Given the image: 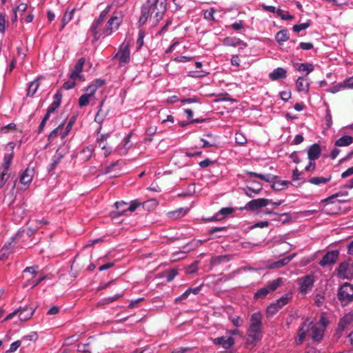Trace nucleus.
Masks as SVG:
<instances>
[{
    "mask_svg": "<svg viewBox=\"0 0 353 353\" xmlns=\"http://www.w3.org/2000/svg\"><path fill=\"white\" fill-rule=\"evenodd\" d=\"M327 323V320L324 316H321L316 323L309 320L305 321L298 330L296 338L298 343H303L307 337L311 338L314 343H320L323 338Z\"/></svg>",
    "mask_w": 353,
    "mask_h": 353,
    "instance_id": "obj_1",
    "label": "nucleus"
},
{
    "mask_svg": "<svg viewBox=\"0 0 353 353\" xmlns=\"http://www.w3.org/2000/svg\"><path fill=\"white\" fill-rule=\"evenodd\" d=\"M262 314L259 312L252 314L250 317L246 340V345L249 348L254 347L262 339Z\"/></svg>",
    "mask_w": 353,
    "mask_h": 353,
    "instance_id": "obj_2",
    "label": "nucleus"
},
{
    "mask_svg": "<svg viewBox=\"0 0 353 353\" xmlns=\"http://www.w3.org/2000/svg\"><path fill=\"white\" fill-rule=\"evenodd\" d=\"M147 4L150 8V22L156 25L163 18L166 7L163 1L159 0H148Z\"/></svg>",
    "mask_w": 353,
    "mask_h": 353,
    "instance_id": "obj_3",
    "label": "nucleus"
},
{
    "mask_svg": "<svg viewBox=\"0 0 353 353\" xmlns=\"http://www.w3.org/2000/svg\"><path fill=\"white\" fill-rule=\"evenodd\" d=\"M123 21V16L121 13H114L106 22L103 28V37L110 36L117 31Z\"/></svg>",
    "mask_w": 353,
    "mask_h": 353,
    "instance_id": "obj_4",
    "label": "nucleus"
},
{
    "mask_svg": "<svg viewBox=\"0 0 353 353\" xmlns=\"http://www.w3.org/2000/svg\"><path fill=\"white\" fill-rule=\"evenodd\" d=\"M283 283V279L279 277L267 283L265 288L259 289L254 295L255 299H263L268 294L275 291Z\"/></svg>",
    "mask_w": 353,
    "mask_h": 353,
    "instance_id": "obj_5",
    "label": "nucleus"
},
{
    "mask_svg": "<svg viewBox=\"0 0 353 353\" xmlns=\"http://www.w3.org/2000/svg\"><path fill=\"white\" fill-rule=\"evenodd\" d=\"M337 296L343 305L353 301V285L345 283L340 287Z\"/></svg>",
    "mask_w": 353,
    "mask_h": 353,
    "instance_id": "obj_6",
    "label": "nucleus"
},
{
    "mask_svg": "<svg viewBox=\"0 0 353 353\" xmlns=\"http://www.w3.org/2000/svg\"><path fill=\"white\" fill-rule=\"evenodd\" d=\"M245 181L246 185L243 191L248 197H254L262 191L263 185L260 182L250 179H245Z\"/></svg>",
    "mask_w": 353,
    "mask_h": 353,
    "instance_id": "obj_7",
    "label": "nucleus"
},
{
    "mask_svg": "<svg viewBox=\"0 0 353 353\" xmlns=\"http://www.w3.org/2000/svg\"><path fill=\"white\" fill-rule=\"evenodd\" d=\"M314 281V276L312 274L299 278L297 282L299 285L300 292L303 294H306L308 292L311 291Z\"/></svg>",
    "mask_w": 353,
    "mask_h": 353,
    "instance_id": "obj_8",
    "label": "nucleus"
},
{
    "mask_svg": "<svg viewBox=\"0 0 353 353\" xmlns=\"http://www.w3.org/2000/svg\"><path fill=\"white\" fill-rule=\"evenodd\" d=\"M114 58L118 59L119 66H124L130 60V50L128 45L123 43L119 47Z\"/></svg>",
    "mask_w": 353,
    "mask_h": 353,
    "instance_id": "obj_9",
    "label": "nucleus"
},
{
    "mask_svg": "<svg viewBox=\"0 0 353 353\" xmlns=\"http://www.w3.org/2000/svg\"><path fill=\"white\" fill-rule=\"evenodd\" d=\"M270 203H272V200L268 199H253L248 202L245 205L241 208V210L255 211L259 208L267 206Z\"/></svg>",
    "mask_w": 353,
    "mask_h": 353,
    "instance_id": "obj_10",
    "label": "nucleus"
},
{
    "mask_svg": "<svg viewBox=\"0 0 353 353\" xmlns=\"http://www.w3.org/2000/svg\"><path fill=\"white\" fill-rule=\"evenodd\" d=\"M103 23V21L95 19L90 28L89 32L92 34L95 41L105 37H103V28H102Z\"/></svg>",
    "mask_w": 353,
    "mask_h": 353,
    "instance_id": "obj_11",
    "label": "nucleus"
},
{
    "mask_svg": "<svg viewBox=\"0 0 353 353\" xmlns=\"http://www.w3.org/2000/svg\"><path fill=\"white\" fill-rule=\"evenodd\" d=\"M97 86L94 84L90 85L85 89V93L79 99V105L81 107L88 105L90 99L93 97L97 91Z\"/></svg>",
    "mask_w": 353,
    "mask_h": 353,
    "instance_id": "obj_12",
    "label": "nucleus"
},
{
    "mask_svg": "<svg viewBox=\"0 0 353 353\" xmlns=\"http://www.w3.org/2000/svg\"><path fill=\"white\" fill-rule=\"evenodd\" d=\"M34 175V170L33 168H27L19 176V182L21 185L25 186L26 189L32 182Z\"/></svg>",
    "mask_w": 353,
    "mask_h": 353,
    "instance_id": "obj_13",
    "label": "nucleus"
},
{
    "mask_svg": "<svg viewBox=\"0 0 353 353\" xmlns=\"http://www.w3.org/2000/svg\"><path fill=\"white\" fill-rule=\"evenodd\" d=\"M212 343L219 346H221L225 350H229L235 343V340L232 336H221L212 339Z\"/></svg>",
    "mask_w": 353,
    "mask_h": 353,
    "instance_id": "obj_14",
    "label": "nucleus"
},
{
    "mask_svg": "<svg viewBox=\"0 0 353 353\" xmlns=\"http://www.w3.org/2000/svg\"><path fill=\"white\" fill-rule=\"evenodd\" d=\"M14 143L13 142H10L8 143V145H6V150L8 151H10L9 153H6L5 155H4V157H3V164H2V169H4L5 170H9V167L12 163V159H13V156H14Z\"/></svg>",
    "mask_w": 353,
    "mask_h": 353,
    "instance_id": "obj_15",
    "label": "nucleus"
},
{
    "mask_svg": "<svg viewBox=\"0 0 353 353\" xmlns=\"http://www.w3.org/2000/svg\"><path fill=\"white\" fill-rule=\"evenodd\" d=\"M338 256L339 252L337 251H330L323 256L319 264L322 267L330 265L336 262Z\"/></svg>",
    "mask_w": 353,
    "mask_h": 353,
    "instance_id": "obj_16",
    "label": "nucleus"
},
{
    "mask_svg": "<svg viewBox=\"0 0 353 353\" xmlns=\"http://www.w3.org/2000/svg\"><path fill=\"white\" fill-rule=\"evenodd\" d=\"M109 137V134H103L97 138V143L99 145V147L101 148L103 150H104V156L108 157L110 155L112 151V148L108 146L107 139Z\"/></svg>",
    "mask_w": 353,
    "mask_h": 353,
    "instance_id": "obj_17",
    "label": "nucleus"
},
{
    "mask_svg": "<svg viewBox=\"0 0 353 353\" xmlns=\"http://www.w3.org/2000/svg\"><path fill=\"white\" fill-rule=\"evenodd\" d=\"M114 205L118 210V211L117 212V214L118 215L124 214L125 212L127 210L131 212H134L137 208V205L134 203H132L129 206H128V203L124 201H117L114 203Z\"/></svg>",
    "mask_w": 353,
    "mask_h": 353,
    "instance_id": "obj_18",
    "label": "nucleus"
},
{
    "mask_svg": "<svg viewBox=\"0 0 353 353\" xmlns=\"http://www.w3.org/2000/svg\"><path fill=\"white\" fill-rule=\"evenodd\" d=\"M296 88L299 92L307 93L310 89V82L307 77H299L296 81Z\"/></svg>",
    "mask_w": 353,
    "mask_h": 353,
    "instance_id": "obj_19",
    "label": "nucleus"
},
{
    "mask_svg": "<svg viewBox=\"0 0 353 353\" xmlns=\"http://www.w3.org/2000/svg\"><path fill=\"white\" fill-rule=\"evenodd\" d=\"M223 45L225 46L237 47L244 48L246 44L240 39L236 37H228L223 40Z\"/></svg>",
    "mask_w": 353,
    "mask_h": 353,
    "instance_id": "obj_20",
    "label": "nucleus"
},
{
    "mask_svg": "<svg viewBox=\"0 0 353 353\" xmlns=\"http://www.w3.org/2000/svg\"><path fill=\"white\" fill-rule=\"evenodd\" d=\"M85 63V59L81 58L78 60L77 63L74 65L70 78L73 80H76L77 78H81V73L83 70V65Z\"/></svg>",
    "mask_w": 353,
    "mask_h": 353,
    "instance_id": "obj_21",
    "label": "nucleus"
},
{
    "mask_svg": "<svg viewBox=\"0 0 353 353\" xmlns=\"http://www.w3.org/2000/svg\"><path fill=\"white\" fill-rule=\"evenodd\" d=\"M233 209L232 208H223L218 213L215 214L212 217L209 218L208 220L211 221H217L223 219L228 215L232 213Z\"/></svg>",
    "mask_w": 353,
    "mask_h": 353,
    "instance_id": "obj_22",
    "label": "nucleus"
},
{
    "mask_svg": "<svg viewBox=\"0 0 353 353\" xmlns=\"http://www.w3.org/2000/svg\"><path fill=\"white\" fill-rule=\"evenodd\" d=\"M294 256V255L292 254L277 261L270 263L268 265V268L270 269H277L283 267L286 265L288 263H290L292 260Z\"/></svg>",
    "mask_w": 353,
    "mask_h": 353,
    "instance_id": "obj_23",
    "label": "nucleus"
},
{
    "mask_svg": "<svg viewBox=\"0 0 353 353\" xmlns=\"http://www.w3.org/2000/svg\"><path fill=\"white\" fill-rule=\"evenodd\" d=\"M321 154V148L319 145L314 143L307 150V157L309 160H316Z\"/></svg>",
    "mask_w": 353,
    "mask_h": 353,
    "instance_id": "obj_24",
    "label": "nucleus"
},
{
    "mask_svg": "<svg viewBox=\"0 0 353 353\" xmlns=\"http://www.w3.org/2000/svg\"><path fill=\"white\" fill-rule=\"evenodd\" d=\"M287 71L283 68H276L269 74V78L272 81H276L286 77Z\"/></svg>",
    "mask_w": 353,
    "mask_h": 353,
    "instance_id": "obj_25",
    "label": "nucleus"
},
{
    "mask_svg": "<svg viewBox=\"0 0 353 353\" xmlns=\"http://www.w3.org/2000/svg\"><path fill=\"white\" fill-rule=\"evenodd\" d=\"M294 67L299 72L305 73V77H307L314 69L313 64L310 63H296L294 64Z\"/></svg>",
    "mask_w": 353,
    "mask_h": 353,
    "instance_id": "obj_26",
    "label": "nucleus"
},
{
    "mask_svg": "<svg viewBox=\"0 0 353 353\" xmlns=\"http://www.w3.org/2000/svg\"><path fill=\"white\" fill-rule=\"evenodd\" d=\"M17 310H19L18 314L19 318L22 321H26L30 319L33 314L34 310L31 307H19Z\"/></svg>",
    "mask_w": 353,
    "mask_h": 353,
    "instance_id": "obj_27",
    "label": "nucleus"
},
{
    "mask_svg": "<svg viewBox=\"0 0 353 353\" xmlns=\"http://www.w3.org/2000/svg\"><path fill=\"white\" fill-rule=\"evenodd\" d=\"M205 242H206V240L202 241L199 239H194L183 248V251L181 252L182 254H185V253L189 252L191 250H194V249L199 247Z\"/></svg>",
    "mask_w": 353,
    "mask_h": 353,
    "instance_id": "obj_28",
    "label": "nucleus"
},
{
    "mask_svg": "<svg viewBox=\"0 0 353 353\" xmlns=\"http://www.w3.org/2000/svg\"><path fill=\"white\" fill-rule=\"evenodd\" d=\"M148 20L150 21V12L148 5L145 3L142 7L141 14L139 20V23L140 26L143 25Z\"/></svg>",
    "mask_w": 353,
    "mask_h": 353,
    "instance_id": "obj_29",
    "label": "nucleus"
},
{
    "mask_svg": "<svg viewBox=\"0 0 353 353\" xmlns=\"http://www.w3.org/2000/svg\"><path fill=\"white\" fill-rule=\"evenodd\" d=\"M201 290V286H198L194 288H190L185 291L181 296L175 299L176 303H179L182 300L186 299L189 295L192 293L194 294H197Z\"/></svg>",
    "mask_w": 353,
    "mask_h": 353,
    "instance_id": "obj_30",
    "label": "nucleus"
},
{
    "mask_svg": "<svg viewBox=\"0 0 353 353\" xmlns=\"http://www.w3.org/2000/svg\"><path fill=\"white\" fill-rule=\"evenodd\" d=\"M350 275L349 265L347 263H342L338 268V276L341 279H347Z\"/></svg>",
    "mask_w": 353,
    "mask_h": 353,
    "instance_id": "obj_31",
    "label": "nucleus"
},
{
    "mask_svg": "<svg viewBox=\"0 0 353 353\" xmlns=\"http://www.w3.org/2000/svg\"><path fill=\"white\" fill-rule=\"evenodd\" d=\"M332 179L331 175L327 176H314L309 179V183L315 185H319L328 183Z\"/></svg>",
    "mask_w": 353,
    "mask_h": 353,
    "instance_id": "obj_32",
    "label": "nucleus"
},
{
    "mask_svg": "<svg viewBox=\"0 0 353 353\" xmlns=\"http://www.w3.org/2000/svg\"><path fill=\"white\" fill-rule=\"evenodd\" d=\"M66 152H62L61 148H59L55 154L53 156L52 159V163L50 165V170H54L55 167L59 164L60 161L65 156Z\"/></svg>",
    "mask_w": 353,
    "mask_h": 353,
    "instance_id": "obj_33",
    "label": "nucleus"
},
{
    "mask_svg": "<svg viewBox=\"0 0 353 353\" xmlns=\"http://www.w3.org/2000/svg\"><path fill=\"white\" fill-rule=\"evenodd\" d=\"M352 143L353 137L348 135H344L335 141V145L338 147H345L351 145Z\"/></svg>",
    "mask_w": 353,
    "mask_h": 353,
    "instance_id": "obj_34",
    "label": "nucleus"
},
{
    "mask_svg": "<svg viewBox=\"0 0 353 353\" xmlns=\"http://www.w3.org/2000/svg\"><path fill=\"white\" fill-rule=\"evenodd\" d=\"M246 174L250 177H257L264 181L266 182H273V179H274V176H272L270 174H258L253 172H246Z\"/></svg>",
    "mask_w": 353,
    "mask_h": 353,
    "instance_id": "obj_35",
    "label": "nucleus"
},
{
    "mask_svg": "<svg viewBox=\"0 0 353 353\" xmlns=\"http://www.w3.org/2000/svg\"><path fill=\"white\" fill-rule=\"evenodd\" d=\"M275 39L280 46L283 45L284 42L289 39L288 30L283 29L278 32L275 36Z\"/></svg>",
    "mask_w": 353,
    "mask_h": 353,
    "instance_id": "obj_36",
    "label": "nucleus"
},
{
    "mask_svg": "<svg viewBox=\"0 0 353 353\" xmlns=\"http://www.w3.org/2000/svg\"><path fill=\"white\" fill-rule=\"evenodd\" d=\"M132 134L130 133L128 135L125 136V137L123 139V145L119 149L120 154H125L128 152L129 149L131 147L130 142V138H131Z\"/></svg>",
    "mask_w": 353,
    "mask_h": 353,
    "instance_id": "obj_37",
    "label": "nucleus"
},
{
    "mask_svg": "<svg viewBox=\"0 0 353 353\" xmlns=\"http://www.w3.org/2000/svg\"><path fill=\"white\" fill-rule=\"evenodd\" d=\"M187 212H188L187 209L179 208L174 211L169 212L168 213V215L170 218L176 219H179V218H181V217L185 216Z\"/></svg>",
    "mask_w": 353,
    "mask_h": 353,
    "instance_id": "obj_38",
    "label": "nucleus"
},
{
    "mask_svg": "<svg viewBox=\"0 0 353 353\" xmlns=\"http://www.w3.org/2000/svg\"><path fill=\"white\" fill-rule=\"evenodd\" d=\"M39 85H40V83H39V81L38 79H35L33 81H32L30 83L28 89V95L33 96L36 93Z\"/></svg>",
    "mask_w": 353,
    "mask_h": 353,
    "instance_id": "obj_39",
    "label": "nucleus"
},
{
    "mask_svg": "<svg viewBox=\"0 0 353 353\" xmlns=\"http://www.w3.org/2000/svg\"><path fill=\"white\" fill-rule=\"evenodd\" d=\"M94 146L88 145L83 148L81 151V154L83 155V159L85 161H88L92 157V154L94 152Z\"/></svg>",
    "mask_w": 353,
    "mask_h": 353,
    "instance_id": "obj_40",
    "label": "nucleus"
},
{
    "mask_svg": "<svg viewBox=\"0 0 353 353\" xmlns=\"http://www.w3.org/2000/svg\"><path fill=\"white\" fill-rule=\"evenodd\" d=\"M63 127V124L61 123L50 132L48 136V141L50 142H52L55 137H57L58 135H60V132H61Z\"/></svg>",
    "mask_w": 353,
    "mask_h": 353,
    "instance_id": "obj_41",
    "label": "nucleus"
},
{
    "mask_svg": "<svg viewBox=\"0 0 353 353\" xmlns=\"http://www.w3.org/2000/svg\"><path fill=\"white\" fill-rule=\"evenodd\" d=\"M11 243L8 242L4 245L2 249L0 251L1 258H6L11 253L10 248Z\"/></svg>",
    "mask_w": 353,
    "mask_h": 353,
    "instance_id": "obj_42",
    "label": "nucleus"
},
{
    "mask_svg": "<svg viewBox=\"0 0 353 353\" xmlns=\"http://www.w3.org/2000/svg\"><path fill=\"white\" fill-rule=\"evenodd\" d=\"M10 176V174L8 173V170L2 169L0 172V188H2L6 181L8 180Z\"/></svg>",
    "mask_w": 353,
    "mask_h": 353,
    "instance_id": "obj_43",
    "label": "nucleus"
},
{
    "mask_svg": "<svg viewBox=\"0 0 353 353\" xmlns=\"http://www.w3.org/2000/svg\"><path fill=\"white\" fill-rule=\"evenodd\" d=\"M290 183L286 181H277L275 182H273V184L272 185V188L276 190H281L284 189Z\"/></svg>",
    "mask_w": 353,
    "mask_h": 353,
    "instance_id": "obj_44",
    "label": "nucleus"
},
{
    "mask_svg": "<svg viewBox=\"0 0 353 353\" xmlns=\"http://www.w3.org/2000/svg\"><path fill=\"white\" fill-rule=\"evenodd\" d=\"M74 124V121L70 120L68 123L65 128V130H61V132H60V136L61 139H64L69 134V132L71 131L72 128Z\"/></svg>",
    "mask_w": 353,
    "mask_h": 353,
    "instance_id": "obj_45",
    "label": "nucleus"
},
{
    "mask_svg": "<svg viewBox=\"0 0 353 353\" xmlns=\"http://www.w3.org/2000/svg\"><path fill=\"white\" fill-rule=\"evenodd\" d=\"M215 12H216V10L214 8H211L210 9L204 10V12H203L204 18L209 21H214V14Z\"/></svg>",
    "mask_w": 353,
    "mask_h": 353,
    "instance_id": "obj_46",
    "label": "nucleus"
},
{
    "mask_svg": "<svg viewBox=\"0 0 353 353\" xmlns=\"http://www.w3.org/2000/svg\"><path fill=\"white\" fill-rule=\"evenodd\" d=\"M353 321V314L348 313L346 314L341 320L340 325L341 326H345L349 323H350Z\"/></svg>",
    "mask_w": 353,
    "mask_h": 353,
    "instance_id": "obj_47",
    "label": "nucleus"
},
{
    "mask_svg": "<svg viewBox=\"0 0 353 353\" xmlns=\"http://www.w3.org/2000/svg\"><path fill=\"white\" fill-rule=\"evenodd\" d=\"M73 11L74 10L65 11V12L63 17V19H62V23H63V25L61 27L62 28H63L64 26L71 21V19L72 18Z\"/></svg>",
    "mask_w": 353,
    "mask_h": 353,
    "instance_id": "obj_48",
    "label": "nucleus"
},
{
    "mask_svg": "<svg viewBox=\"0 0 353 353\" xmlns=\"http://www.w3.org/2000/svg\"><path fill=\"white\" fill-rule=\"evenodd\" d=\"M310 26V23L309 21L300 24H296L293 26V31L295 32H299L307 29Z\"/></svg>",
    "mask_w": 353,
    "mask_h": 353,
    "instance_id": "obj_49",
    "label": "nucleus"
},
{
    "mask_svg": "<svg viewBox=\"0 0 353 353\" xmlns=\"http://www.w3.org/2000/svg\"><path fill=\"white\" fill-rule=\"evenodd\" d=\"M103 104V101H101L100 103L99 110H98V112L94 117V121L98 123H101L104 121L105 117V116L104 114H101V107H102Z\"/></svg>",
    "mask_w": 353,
    "mask_h": 353,
    "instance_id": "obj_50",
    "label": "nucleus"
},
{
    "mask_svg": "<svg viewBox=\"0 0 353 353\" xmlns=\"http://www.w3.org/2000/svg\"><path fill=\"white\" fill-rule=\"evenodd\" d=\"M111 9L112 5H108L106 8L101 12L99 16L96 19L103 22L105 18L106 17L107 14L110 12Z\"/></svg>",
    "mask_w": 353,
    "mask_h": 353,
    "instance_id": "obj_51",
    "label": "nucleus"
},
{
    "mask_svg": "<svg viewBox=\"0 0 353 353\" xmlns=\"http://www.w3.org/2000/svg\"><path fill=\"white\" fill-rule=\"evenodd\" d=\"M22 343L21 340H17L11 343L10 348L6 351V353H12L17 351V350L21 346Z\"/></svg>",
    "mask_w": 353,
    "mask_h": 353,
    "instance_id": "obj_52",
    "label": "nucleus"
},
{
    "mask_svg": "<svg viewBox=\"0 0 353 353\" xmlns=\"http://www.w3.org/2000/svg\"><path fill=\"white\" fill-rule=\"evenodd\" d=\"M288 303V297L287 296H283L274 302L275 305L279 310L285 305Z\"/></svg>",
    "mask_w": 353,
    "mask_h": 353,
    "instance_id": "obj_53",
    "label": "nucleus"
},
{
    "mask_svg": "<svg viewBox=\"0 0 353 353\" xmlns=\"http://www.w3.org/2000/svg\"><path fill=\"white\" fill-rule=\"evenodd\" d=\"M341 88L353 89V76L340 84Z\"/></svg>",
    "mask_w": 353,
    "mask_h": 353,
    "instance_id": "obj_54",
    "label": "nucleus"
},
{
    "mask_svg": "<svg viewBox=\"0 0 353 353\" xmlns=\"http://www.w3.org/2000/svg\"><path fill=\"white\" fill-rule=\"evenodd\" d=\"M235 141L239 145H243L246 143L247 139L241 132H236L235 134Z\"/></svg>",
    "mask_w": 353,
    "mask_h": 353,
    "instance_id": "obj_55",
    "label": "nucleus"
},
{
    "mask_svg": "<svg viewBox=\"0 0 353 353\" xmlns=\"http://www.w3.org/2000/svg\"><path fill=\"white\" fill-rule=\"evenodd\" d=\"M145 37V32L143 30H139V37L137 38L136 44L137 49H140L143 45V39Z\"/></svg>",
    "mask_w": 353,
    "mask_h": 353,
    "instance_id": "obj_56",
    "label": "nucleus"
},
{
    "mask_svg": "<svg viewBox=\"0 0 353 353\" xmlns=\"http://www.w3.org/2000/svg\"><path fill=\"white\" fill-rule=\"evenodd\" d=\"M37 338H38V335L36 332H31L30 334L23 336L21 339V341H22V343L26 341H37Z\"/></svg>",
    "mask_w": 353,
    "mask_h": 353,
    "instance_id": "obj_57",
    "label": "nucleus"
},
{
    "mask_svg": "<svg viewBox=\"0 0 353 353\" xmlns=\"http://www.w3.org/2000/svg\"><path fill=\"white\" fill-rule=\"evenodd\" d=\"M177 274H178V272L175 269H172V270H170L169 272H168V273L166 274V276H165L167 281L168 282L172 281L176 277Z\"/></svg>",
    "mask_w": 353,
    "mask_h": 353,
    "instance_id": "obj_58",
    "label": "nucleus"
},
{
    "mask_svg": "<svg viewBox=\"0 0 353 353\" xmlns=\"http://www.w3.org/2000/svg\"><path fill=\"white\" fill-rule=\"evenodd\" d=\"M6 14L0 13V32H4L6 29Z\"/></svg>",
    "mask_w": 353,
    "mask_h": 353,
    "instance_id": "obj_59",
    "label": "nucleus"
},
{
    "mask_svg": "<svg viewBox=\"0 0 353 353\" xmlns=\"http://www.w3.org/2000/svg\"><path fill=\"white\" fill-rule=\"evenodd\" d=\"M279 309L275 305L274 303H271L267 308V313L270 315L275 314Z\"/></svg>",
    "mask_w": 353,
    "mask_h": 353,
    "instance_id": "obj_60",
    "label": "nucleus"
},
{
    "mask_svg": "<svg viewBox=\"0 0 353 353\" xmlns=\"http://www.w3.org/2000/svg\"><path fill=\"white\" fill-rule=\"evenodd\" d=\"M231 321L232 324L236 327H241L243 323V319L238 316L231 318Z\"/></svg>",
    "mask_w": 353,
    "mask_h": 353,
    "instance_id": "obj_61",
    "label": "nucleus"
},
{
    "mask_svg": "<svg viewBox=\"0 0 353 353\" xmlns=\"http://www.w3.org/2000/svg\"><path fill=\"white\" fill-rule=\"evenodd\" d=\"M269 225V222L268 221H263L256 223L254 225H252L250 227L251 229L259 228H266Z\"/></svg>",
    "mask_w": 353,
    "mask_h": 353,
    "instance_id": "obj_62",
    "label": "nucleus"
},
{
    "mask_svg": "<svg viewBox=\"0 0 353 353\" xmlns=\"http://www.w3.org/2000/svg\"><path fill=\"white\" fill-rule=\"evenodd\" d=\"M75 85H76L75 80L71 79L70 78L69 81H68L63 83V88L65 90H70V89L73 88L75 86Z\"/></svg>",
    "mask_w": 353,
    "mask_h": 353,
    "instance_id": "obj_63",
    "label": "nucleus"
},
{
    "mask_svg": "<svg viewBox=\"0 0 353 353\" xmlns=\"http://www.w3.org/2000/svg\"><path fill=\"white\" fill-rule=\"evenodd\" d=\"M299 46L302 50H308L313 48V44L310 42H301Z\"/></svg>",
    "mask_w": 353,
    "mask_h": 353,
    "instance_id": "obj_64",
    "label": "nucleus"
}]
</instances>
